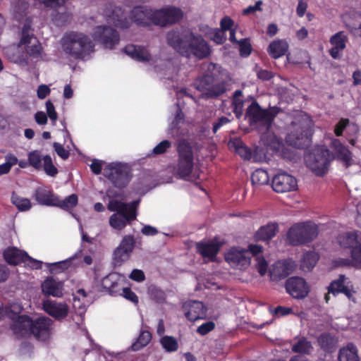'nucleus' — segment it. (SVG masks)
I'll list each match as a JSON object with an SVG mask.
<instances>
[{
    "label": "nucleus",
    "instance_id": "22",
    "mask_svg": "<svg viewBox=\"0 0 361 361\" xmlns=\"http://www.w3.org/2000/svg\"><path fill=\"white\" fill-rule=\"evenodd\" d=\"M32 197L39 204L54 207L58 204V196L47 187H38L35 189Z\"/></svg>",
    "mask_w": 361,
    "mask_h": 361
},
{
    "label": "nucleus",
    "instance_id": "15",
    "mask_svg": "<svg viewBox=\"0 0 361 361\" xmlns=\"http://www.w3.org/2000/svg\"><path fill=\"white\" fill-rule=\"evenodd\" d=\"M225 259L233 267L242 269L250 265L251 257L246 250L232 247L226 254Z\"/></svg>",
    "mask_w": 361,
    "mask_h": 361
},
{
    "label": "nucleus",
    "instance_id": "53",
    "mask_svg": "<svg viewBox=\"0 0 361 361\" xmlns=\"http://www.w3.org/2000/svg\"><path fill=\"white\" fill-rule=\"evenodd\" d=\"M35 39H37L33 34L30 35L28 29L26 26H24L22 30L21 38L19 42V46L25 45L27 47L35 42Z\"/></svg>",
    "mask_w": 361,
    "mask_h": 361
},
{
    "label": "nucleus",
    "instance_id": "48",
    "mask_svg": "<svg viewBox=\"0 0 361 361\" xmlns=\"http://www.w3.org/2000/svg\"><path fill=\"white\" fill-rule=\"evenodd\" d=\"M130 254L120 247H117L114 252L113 262L114 266L120 267L130 258Z\"/></svg>",
    "mask_w": 361,
    "mask_h": 361
},
{
    "label": "nucleus",
    "instance_id": "14",
    "mask_svg": "<svg viewBox=\"0 0 361 361\" xmlns=\"http://www.w3.org/2000/svg\"><path fill=\"white\" fill-rule=\"evenodd\" d=\"M273 190L278 193L293 191L297 189L296 178L286 172L276 174L271 181Z\"/></svg>",
    "mask_w": 361,
    "mask_h": 361
},
{
    "label": "nucleus",
    "instance_id": "13",
    "mask_svg": "<svg viewBox=\"0 0 361 361\" xmlns=\"http://www.w3.org/2000/svg\"><path fill=\"white\" fill-rule=\"evenodd\" d=\"M286 292L293 298H305L310 292V287L306 281L300 276L288 278L285 284Z\"/></svg>",
    "mask_w": 361,
    "mask_h": 361
},
{
    "label": "nucleus",
    "instance_id": "62",
    "mask_svg": "<svg viewBox=\"0 0 361 361\" xmlns=\"http://www.w3.org/2000/svg\"><path fill=\"white\" fill-rule=\"evenodd\" d=\"M232 107L235 116L238 118H240L243 115V101L241 99H233Z\"/></svg>",
    "mask_w": 361,
    "mask_h": 361
},
{
    "label": "nucleus",
    "instance_id": "59",
    "mask_svg": "<svg viewBox=\"0 0 361 361\" xmlns=\"http://www.w3.org/2000/svg\"><path fill=\"white\" fill-rule=\"evenodd\" d=\"M350 121L348 118H341L334 128V133L337 137L343 135V130L349 126Z\"/></svg>",
    "mask_w": 361,
    "mask_h": 361
},
{
    "label": "nucleus",
    "instance_id": "54",
    "mask_svg": "<svg viewBox=\"0 0 361 361\" xmlns=\"http://www.w3.org/2000/svg\"><path fill=\"white\" fill-rule=\"evenodd\" d=\"M82 253V250H80L77 252L75 253V255L66 260L55 262L52 264V267H54V269H60V270H65L67 269L71 264V262L73 259L78 258L80 257V254Z\"/></svg>",
    "mask_w": 361,
    "mask_h": 361
},
{
    "label": "nucleus",
    "instance_id": "63",
    "mask_svg": "<svg viewBox=\"0 0 361 361\" xmlns=\"http://www.w3.org/2000/svg\"><path fill=\"white\" fill-rule=\"evenodd\" d=\"M56 154L63 159H67L69 157L70 152L66 150L61 144L54 142L53 145Z\"/></svg>",
    "mask_w": 361,
    "mask_h": 361
},
{
    "label": "nucleus",
    "instance_id": "38",
    "mask_svg": "<svg viewBox=\"0 0 361 361\" xmlns=\"http://www.w3.org/2000/svg\"><path fill=\"white\" fill-rule=\"evenodd\" d=\"M312 350V343L304 336L300 337L292 346V351L296 353L310 355Z\"/></svg>",
    "mask_w": 361,
    "mask_h": 361
},
{
    "label": "nucleus",
    "instance_id": "1",
    "mask_svg": "<svg viewBox=\"0 0 361 361\" xmlns=\"http://www.w3.org/2000/svg\"><path fill=\"white\" fill-rule=\"evenodd\" d=\"M166 41L178 53L187 58L193 56L201 60L211 54L209 45L203 37L191 31L173 30L167 33Z\"/></svg>",
    "mask_w": 361,
    "mask_h": 361
},
{
    "label": "nucleus",
    "instance_id": "11",
    "mask_svg": "<svg viewBox=\"0 0 361 361\" xmlns=\"http://www.w3.org/2000/svg\"><path fill=\"white\" fill-rule=\"evenodd\" d=\"M8 317L12 320L10 329L18 338H26L30 336V329L32 319L26 314L18 315L13 311L8 312Z\"/></svg>",
    "mask_w": 361,
    "mask_h": 361
},
{
    "label": "nucleus",
    "instance_id": "24",
    "mask_svg": "<svg viewBox=\"0 0 361 361\" xmlns=\"http://www.w3.org/2000/svg\"><path fill=\"white\" fill-rule=\"evenodd\" d=\"M3 256L5 261L10 265L25 263L29 257L26 252L21 251L14 247L6 249L4 251Z\"/></svg>",
    "mask_w": 361,
    "mask_h": 361
},
{
    "label": "nucleus",
    "instance_id": "30",
    "mask_svg": "<svg viewBox=\"0 0 361 361\" xmlns=\"http://www.w3.org/2000/svg\"><path fill=\"white\" fill-rule=\"evenodd\" d=\"M196 248L202 257L213 260L219 252L220 245L217 243L200 242L197 243Z\"/></svg>",
    "mask_w": 361,
    "mask_h": 361
},
{
    "label": "nucleus",
    "instance_id": "27",
    "mask_svg": "<svg viewBox=\"0 0 361 361\" xmlns=\"http://www.w3.org/2000/svg\"><path fill=\"white\" fill-rule=\"evenodd\" d=\"M289 45L285 39H275L272 41L267 47L269 55L274 59H279L284 56L288 51Z\"/></svg>",
    "mask_w": 361,
    "mask_h": 361
},
{
    "label": "nucleus",
    "instance_id": "7",
    "mask_svg": "<svg viewBox=\"0 0 361 361\" xmlns=\"http://www.w3.org/2000/svg\"><path fill=\"white\" fill-rule=\"evenodd\" d=\"M177 174L181 178L189 176L194 167V152L191 145L185 140L179 142L177 147Z\"/></svg>",
    "mask_w": 361,
    "mask_h": 361
},
{
    "label": "nucleus",
    "instance_id": "58",
    "mask_svg": "<svg viewBox=\"0 0 361 361\" xmlns=\"http://www.w3.org/2000/svg\"><path fill=\"white\" fill-rule=\"evenodd\" d=\"M150 295L151 298L157 303H164L166 301V294L162 290L159 288H154L152 289Z\"/></svg>",
    "mask_w": 361,
    "mask_h": 361
},
{
    "label": "nucleus",
    "instance_id": "29",
    "mask_svg": "<svg viewBox=\"0 0 361 361\" xmlns=\"http://www.w3.org/2000/svg\"><path fill=\"white\" fill-rule=\"evenodd\" d=\"M361 232L360 231H352L347 232L340 235L338 238V242L341 247L344 248H350L355 250L360 244Z\"/></svg>",
    "mask_w": 361,
    "mask_h": 361
},
{
    "label": "nucleus",
    "instance_id": "3",
    "mask_svg": "<svg viewBox=\"0 0 361 361\" xmlns=\"http://www.w3.org/2000/svg\"><path fill=\"white\" fill-rule=\"evenodd\" d=\"M61 44L65 53L75 59H82L94 51L92 41L82 32L66 33L62 38Z\"/></svg>",
    "mask_w": 361,
    "mask_h": 361
},
{
    "label": "nucleus",
    "instance_id": "56",
    "mask_svg": "<svg viewBox=\"0 0 361 361\" xmlns=\"http://www.w3.org/2000/svg\"><path fill=\"white\" fill-rule=\"evenodd\" d=\"M216 324L212 321L203 323L197 329V333L201 336H205L215 329Z\"/></svg>",
    "mask_w": 361,
    "mask_h": 361
},
{
    "label": "nucleus",
    "instance_id": "35",
    "mask_svg": "<svg viewBox=\"0 0 361 361\" xmlns=\"http://www.w3.org/2000/svg\"><path fill=\"white\" fill-rule=\"evenodd\" d=\"M42 290L46 295L60 297L62 295L60 283L53 278H48L42 283Z\"/></svg>",
    "mask_w": 361,
    "mask_h": 361
},
{
    "label": "nucleus",
    "instance_id": "64",
    "mask_svg": "<svg viewBox=\"0 0 361 361\" xmlns=\"http://www.w3.org/2000/svg\"><path fill=\"white\" fill-rule=\"evenodd\" d=\"M234 25V21L229 16L224 17L220 22V25L222 31H229L233 28Z\"/></svg>",
    "mask_w": 361,
    "mask_h": 361
},
{
    "label": "nucleus",
    "instance_id": "47",
    "mask_svg": "<svg viewBox=\"0 0 361 361\" xmlns=\"http://www.w3.org/2000/svg\"><path fill=\"white\" fill-rule=\"evenodd\" d=\"M49 176L54 177L58 173L57 168L54 165L51 157L49 155L43 157L42 168Z\"/></svg>",
    "mask_w": 361,
    "mask_h": 361
},
{
    "label": "nucleus",
    "instance_id": "41",
    "mask_svg": "<svg viewBox=\"0 0 361 361\" xmlns=\"http://www.w3.org/2000/svg\"><path fill=\"white\" fill-rule=\"evenodd\" d=\"M101 285L102 287L106 290L111 295H114L118 293L116 288L118 286V283L114 279V274H109L104 277L102 280Z\"/></svg>",
    "mask_w": 361,
    "mask_h": 361
},
{
    "label": "nucleus",
    "instance_id": "23",
    "mask_svg": "<svg viewBox=\"0 0 361 361\" xmlns=\"http://www.w3.org/2000/svg\"><path fill=\"white\" fill-rule=\"evenodd\" d=\"M334 146L336 159L342 162L345 168H349L355 164L353 159V153L345 146L337 140L334 142Z\"/></svg>",
    "mask_w": 361,
    "mask_h": 361
},
{
    "label": "nucleus",
    "instance_id": "2",
    "mask_svg": "<svg viewBox=\"0 0 361 361\" xmlns=\"http://www.w3.org/2000/svg\"><path fill=\"white\" fill-rule=\"evenodd\" d=\"M216 68V64L211 63L208 72L197 78L194 82L195 88L204 92L206 98H216L226 91V82L220 78V73Z\"/></svg>",
    "mask_w": 361,
    "mask_h": 361
},
{
    "label": "nucleus",
    "instance_id": "17",
    "mask_svg": "<svg viewBox=\"0 0 361 361\" xmlns=\"http://www.w3.org/2000/svg\"><path fill=\"white\" fill-rule=\"evenodd\" d=\"M139 201H133L126 204L118 200L109 201L107 208L111 212H117L118 214L128 221H133L137 217V206Z\"/></svg>",
    "mask_w": 361,
    "mask_h": 361
},
{
    "label": "nucleus",
    "instance_id": "42",
    "mask_svg": "<svg viewBox=\"0 0 361 361\" xmlns=\"http://www.w3.org/2000/svg\"><path fill=\"white\" fill-rule=\"evenodd\" d=\"M251 181L253 185H266L269 181V176L266 170L257 169L252 173Z\"/></svg>",
    "mask_w": 361,
    "mask_h": 361
},
{
    "label": "nucleus",
    "instance_id": "9",
    "mask_svg": "<svg viewBox=\"0 0 361 361\" xmlns=\"http://www.w3.org/2000/svg\"><path fill=\"white\" fill-rule=\"evenodd\" d=\"M154 25L165 27L179 22L183 18V12L179 8L167 6L153 12L151 15Z\"/></svg>",
    "mask_w": 361,
    "mask_h": 361
},
{
    "label": "nucleus",
    "instance_id": "5",
    "mask_svg": "<svg viewBox=\"0 0 361 361\" xmlns=\"http://www.w3.org/2000/svg\"><path fill=\"white\" fill-rule=\"evenodd\" d=\"M332 159L330 150L324 146H317L305 155L307 167L319 177L328 172Z\"/></svg>",
    "mask_w": 361,
    "mask_h": 361
},
{
    "label": "nucleus",
    "instance_id": "50",
    "mask_svg": "<svg viewBox=\"0 0 361 361\" xmlns=\"http://www.w3.org/2000/svg\"><path fill=\"white\" fill-rule=\"evenodd\" d=\"M10 59L12 62L20 66H27L29 63L28 56L26 53L23 51L19 50L18 49L13 53Z\"/></svg>",
    "mask_w": 361,
    "mask_h": 361
},
{
    "label": "nucleus",
    "instance_id": "44",
    "mask_svg": "<svg viewBox=\"0 0 361 361\" xmlns=\"http://www.w3.org/2000/svg\"><path fill=\"white\" fill-rule=\"evenodd\" d=\"M29 164L37 170L42 168L43 157L39 150H33L27 155Z\"/></svg>",
    "mask_w": 361,
    "mask_h": 361
},
{
    "label": "nucleus",
    "instance_id": "51",
    "mask_svg": "<svg viewBox=\"0 0 361 361\" xmlns=\"http://www.w3.org/2000/svg\"><path fill=\"white\" fill-rule=\"evenodd\" d=\"M237 44L239 46V53L242 57L250 55L252 48L249 38L241 39Z\"/></svg>",
    "mask_w": 361,
    "mask_h": 361
},
{
    "label": "nucleus",
    "instance_id": "31",
    "mask_svg": "<svg viewBox=\"0 0 361 361\" xmlns=\"http://www.w3.org/2000/svg\"><path fill=\"white\" fill-rule=\"evenodd\" d=\"M230 149L234 150L244 160H250L252 157V150L247 147L240 138H233L228 142Z\"/></svg>",
    "mask_w": 361,
    "mask_h": 361
},
{
    "label": "nucleus",
    "instance_id": "46",
    "mask_svg": "<svg viewBox=\"0 0 361 361\" xmlns=\"http://www.w3.org/2000/svg\"><path fill=\"white\" fill-rule=\"evenodd\" d=\"M132 221L126 220V218L116 214H112L109 218L110 226L118 231L123 229L128 223H130Z\"/></svg>",
    "mask_w": 361,
    "mask_h": 361
},
{
    "label": "nucleus",
    "instance_id": "12",
    "mask_svg": "<svg viewBox=\"0 0 361 361\" xmlns=\"http://www.w3.org/2000/svg\"><path fill=\"white\" fill-rule=\"evenodd\" d=\"M312 132L308 126H299L288 133L286 137V142L295 148L308 147L312 142Z\"/></svg>",
    "mask_w": 361,
    "mask_h": 361
},
{
    "label": "nucleus",
    "instance_id": "49",
    "mask_svg": "<svg viewBox=\"0 0 361 361\" xmlns=\"http://www.w3.org/2000/svg\"><path fill=\"white\" fill-rule=\"evenodd\" d=\"M26 54L27 56L33 59L40 57L42 47L38 39H35V42L25 47Z\"/></svg>",
    "mask_w": 361,
    "mask_h": 361
},
{
    "label": "nucleus",
    "instance_id": "43",
    "mask_svg": "<svg viewBox=\"0 0 361 361\" xmlns=\"http://www.w3.org/2000/svg\"><path fill=\"white\" fill-rule=\"evenodd\" d=\"M159 342L167 353L176 352L178 349V343L173 336H164L160 338Z\"/></svg>",
    "mask_w": 361,
    "mask_h": 361
},
{
    "label": "nucleus",
    "instance_id": "6",
    "mask_svg": "<svg viewBox=\"0 0 361 361\" xmlns=\"http://www.w3.org/2000/svg\"><path fill=\"white\" fill-rule=\"evenodd\" d=\"M318 233L317 226L311 222L295 224L287 232V241L293 246L304 245L314 240Z\"/></svg>",
    "mask_w": 361,
    "mask_h": 361
},
{
    "label": "nucleus",
    "instance_id": "40",
    "mask_svg": "<svg viewBox=\"0 0 361 361\" xmlns=\"http://www.w3.org/2000/svg\"><path fill=\"white\" fill-rule=\"evenodd\" d=\"M152 339V334L149 331H142L137 339L131 345L133 351H138L148 345Z\"/></svg>",
    "mask_w": 361,
    "mask_h": 361
},
{
    "label": "nucleus",
    "instance_id": "57",
    "mask_svg": "<svg viewBox=\"0 0 361 361\" xmlns=\"http://www.w3.org/2000/svg\"><path fill=\"white\" fill-rule=\"evenodd\" d=\"M17 161L18 159L15 156L10 157L6 163L0 165V176L8 173L12 166L16 164Z\"/></svg>",
    "mask_w": 361,
    "mask_h": 361
},
{
    "label": "nucleus",
    "instance_id": "60",
    "mask_svg": "<svg viewBox=\"0 0 361 361\" xmlns=\"http://www.w3.org/2000/svg\"><path fill=\"white\" fill-rule=\"evenodd\" d=\"M255 267L261 276L265 275L267 271L268 264L264 257H257Z\"/></svg>",
    "mask_w": 361,
    "mask_h": 361
},
{
    "label": "nucleus",
    "instance_id": "34",
    "mask_svg": "<svg viewBox=\"0 0 361 361\" xmlns=\"http://www.w3.org/2000/svg\"><path fill=\"white\" fill-rule=\"evenodd\" d=\"M345 27L348 29H360L361 13L355 11H350L341 16Z\"/></svg>",
    "mask_w": 361,
    "mask_h": 361
},
{
    "label": "nucleus",
    "instance_id": "37",
    "mask_svg": "<svg viewBox=\"0 0 361 361\" xmlns=\"http://www.w3.org/2000/svg\"><path fill=\"white\" fill-rule=\"evenodd\" d=\"M319 259V255L314 251H308L303 255L300 267L303 271H310L317 264Z\"/></svg>",
    "mask_w": 361,
    "mask_h": 361
},
{
    "label": "nucleus",
    "instance_id": "52",
    "mask_svg": "<svg viewBox=\"0 0 361 361\" xmlns=\"http://www.w3.org/2000/svg\"><path fill=\"white\" fill-rule=\"evenodd\" d=\"M135 245V241L133 235H126L121 244L119 245L118 247L121 248L124 251H126L130 255L133 252L134 247Z\"/></svg>",
    "mask_w": 361,
    "mask_h": 361
},
{
    "label": "nucleus",
    "instance_id": "28",
    "mask_svg": "<svg viewBox=\"0 0 361 361\" xmlns=\"http://www.w3.org/2000/svg\"><path fill=\"white\" fill-rule=\"evenodd\" d=\"M345 276L341 274L339 277L332 281L327 287L329 293H332L334 296L339 293H343L348 298L353 296V291L346 286H345Z\"/></svg>",
    "mask_w": 361,
    "mask_h": 361
},
{
    "label": "nucleus",
    "instance_id": "32",
    "mask_svg": "<svg viewBox=\"0 0 361 361\" xmlns=\"http://www.w3.org/2000/svg\"><path fill=\"white\" fill-rule=\"evenodd\" d=\"M358 350L353 343H348L339 350L338 361H359Z\"/></svg>",
    "mask_w": 361,
    "mask_h": 361
},
{
    "label": "nucleus",
    "instance_id": "4",
    "mask_svg": "<svg viewBox=\"0 0 361 361\" xmlns=\"http://www.w3.org/2000/svg\"><path fill=\"white\" fill-rule=\"evenodd\" d=\"M279 112L278 107L263 109L257 101H253L245 111V118L250 126H259V130L268 132Z\"/></svg>",
    "mask_w": 361,
    "mask_h": 361
},
{
    "label": "nucleus",
    "instance_id": "55",
    "mask_svg": "<svg viewBox=\"0 0 361 361\" xmlns=\"http://www.w3.org/2000/svg\"><path fill=\"white\" fill-rule=\"evenodd\" d=\"M172 146L171 142L168 140H162L152 149L154 155H161L167 152Z\"/></svg>",
    "mask_w": 361,
    "mask_h": 361
},
{
    "label": "nucleus",
    "instance_id": "45",
    "mask_svg": "<svg viewBox=\"0 0 361 361\" xmlns=\"http://www.w3.org/2000/svg\"><path fill=\"white\" fill-rule=\"evenodd\" d=\"M58 204L54 207H60L64 210H70L77 205L78 196L75 194H72L63 200H61L58 197Z\"/></svg>",
    "mask_w": 361,
    "mask_h": 361
},
{
    "label": "nucleus",
    "instance_id": "21",
    "mask_svg": "<svg viewBox=\"0 0 361 361\" xmlns=\"http://www.w3.org/2000/svg\"><path fill=\"white\" fill-rule=\"evenodd\" d=\"M185 315L192 322L204 319L207 313V307L204 303L197 300L190 301L184 305Z\"/></svg>",
    "mask_w": 361,
    "mask_h": 361
},
{
    "label": "nucleus",
    "instance_id": "39",
    "mask_svg": "<svg viewBox=\"0 0 361 361\" xmlns=\"http://www.w3.org/2000/svg\"><path fill=\"white\" fill-rule=\"evenodd\" d=\"M11 202L20 212L28 211L32 207V204L29 199L20 197L15 192L12 193Z\"/></svg>",
    "mask_w": 361,
    "mask_h": 361
},
{
    "label": "nucleus",
    "instance_id": "10",
    "mask_svg": "<svg viewBox=\"0 0 361 361\" xmlns=\"http://www.w3.org/2000/svg\"><path fill=\"white\" fill-rule=\"evenodd\" d=\"M93 39L105 49H113L120 42L118 32L109 26H97L92 35Z\"/></svg>",
    "mask_w": 361,
    "mask_h": 361
},
{
    "label": "nucleus",
    "instance_id": "61",
    "mask_svg": "<svg viewBox=\"0 0 361 361\" xmlns=\"http://www.w3.org/2000/svg\"><path fill=\"white\" fill-rule=\"evenodd\" d=\"M120 295L135 304L138 303L139 300L137 295L130 288H123L122 293H120Z\"/></svg>",
    "mask_w": 361,
    "mask_h": 361
},
{
    "label": "nucleus",
    "instance_id": "33",
    "mask_svg": "<svg viewBox=\"0 0 361 361\" xmlns=\"http://www.w3.org/2000/svg\"><path fill=\"white\" fill-rule=\"evenodd\" d=\"M277 231L278 225L276 224H268L258 229L255 234V238L257 241H268L276 235Z\"/></svg>",
    "mask_w": 361,
    "mask_h": 361
},
{
    "label": "nucleus",
    "instance_id": "25",
    "mask_svg": "<svg viewBox=\"0 0 361 361\" xmlns=\"http://www.w3.org/2000/svg\"><path fill=\"white\" fill-rule=\"evenodd\" d=\"M123 51L133 59L139 62H148L151 60V54L147 49L141 46L128 44Z\"/></svg>",
    "mask_w": 361,
    "mask_h": 361
},
{
    "label": "nucleus",
    "instance_id": "26",
    "mask_svg": "<svg viewBox=\"0 0 361 361\" xmlns=\"http://www.w3.org/2000/svg\"><path fill=\"white\" fill-rule=\"evenodd\" d=\"M153 12L143 6L135 7L131 11V18L137 25L141 26L149 25L152 22L151 15Z\"/></svg>",
    "mask_w": 361,
    "mask_h": 361
},
{
    "label": "nucleus",
    "instance_id": "20",
    "mask_svg": "<svg viewBox=\"0 0 361 361\" xmlns=\"http://www.w3.org/2000/svg\"><path fill=\"white\" fill-rule=\"evenodd\" d=\"M348 42V37L344 31H339L333 35L329 39V42L332 45L329 51L330 56L334 59H340V52L345 49Z\"/></svg>",
    "mask_w": 361,
    "mask_h": 361
},
{
    "label": "nucleus",
    "instance_id": "16",
    "mask_svg": "<svg viewBox=\"0 0 361 361\" xmlns=\"http://www.w3.org/2000/svg\"><path fill=\"white\" fill-rule=\"evenodd\" d=\"M52 324L53 321L47 317H40L36 319H32L30 335H32L37 340L46 341L51 335Z\"/></svg>",
    "mask_w": 361,
    "mask_h": 361
},
{
    "label": "nucleus",
    "instance_id": "18",
    "mask_svg": "<svg viewBox=\"0 0 361 361\" xmlns=\"http://www.w3.org/2000/svg\"><path fill=\"white\" fill-rule=\"evenodd\" d=\"M296 267L295 262L291 259L276 262L270 271L272 280L279 281L291 274Z\"/></svg>",
    "mask_w": 361,
    "mask_h": 361
},
{
    "label": "nucleus",
    "instance_id": "8",
    "mask_svg": "<svg viewBox=\"0 0 361 361\" xmlns=\"http://www.w3.org/2000/svg\"><path fill=\"white\" fill-rule=\"evenodd\" d=\"M103 175L119 189L126 188L132 177L129 166L121 163L108 164L104 169Z\"/></svg>",
    "mask_w": 361,
    "mask_h": 361
},
{
    "label": "nucleus",
    "instance_id": "36",
    "mask_svg": "<svg viewBox=\"0 0 361 361\" xmlns=\"http://www.w3.org/2000/svg\"><path fill=\"white\" fill-rule=\"evenodd\" d=\"M317 342L321 348L325 352H331L336 344V339L330 333H322L317 338Z\"/></svg>",
    "mask_w": 361,
    "mask_h": 361
},
{
    "label": "nucleus",
    "instance_id": "19",
    "mask_svg": "<svg viewBox=\"0 0 361 361\" xmlns=\"http://www.w3.org/2000/svg\"><path fill=\"white\" fill-rule=\"evenodd\" d=\"M43 309L56 320H61L67 317L68 306L66 303L57 302L47 300L43 302Z\"/></svg>",
    "mask_w": 361,
    "mask_h": 361
}]
</instances>
